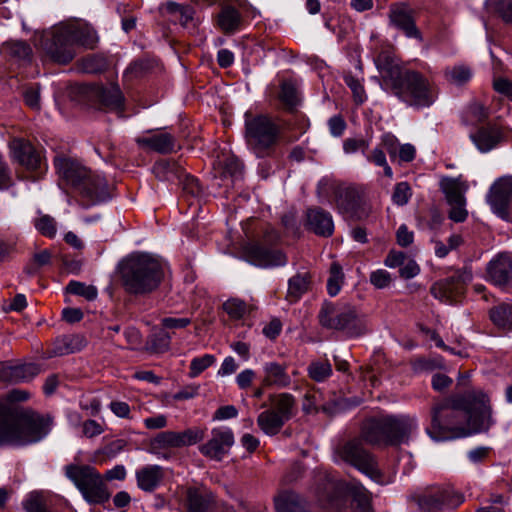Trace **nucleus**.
<instances>
[{"label":"nucleus","instance_id":"f257e3e1","mask_svg":"<svg viewBox=\"0 0 512 512\" xmlns=\"http://www.w3.org/2000/svg\"><path fill=\"white\" fill-rule=\"evenodd\" d=\"M488 402L482 392H467L437 404L427 434L439 442L488 431L494 424Z\"/></svg>","mask_w":512,"mask_h":512},{"label":"nucleus","instance_id":"f03ea898","mask_svg":"<svg viewBox=\"0 0 512 512\" xmlns=\"http://www.w3.org/2000/svg\"><path fill=\"white\" fill-rule=\"evenodd\" d=\"M30 398L23 389H12L0 402V446H27L44 439L51 431L53 418L24 409L16 403Z\"/></svg>","mask_w":512,"mask_h":512},{"label":"nucleus","instance_id":"7ed1b4c3","mask_svg":"<svg viewBox=\"0 0 512 512\" xmlns=\"http://www.w3.org/2000/svg\"><path fill=\"white\" fill-rule=\"evenodd\" d=\"M382 77V87L407 106L417 109L430 107L436 100L432 83L419 72L402 69L386 53L374 60Z\"/></svg>","mask_w":512,"mask_h":512},{"label":"nucleus","instance_id":"20e7f679","mask_svg":"<svg viewBox=\"0 0 512 512\" xmlns=\"http://www.w3.org/2000/svg\"><path fill=\"white\" fill-rule=\"evenodd\" d=\"M119 273L122 286L127 293L144 296L160 286L164 278V264L149 253L138 252L122 260Z\"/></svg>","mask_w":512,"mask_h":512},{"label":"nucleus","instance_id":"39448f33","mask_svg":"<svg viewBox=\"0 0 512 512\" xmlns=\"http://www.w3.org/2000/svg\"><path fill=\"white\" fill-rule=\"evenodd\" d=\"M418 428L417 420L409 415H385L363 422L361 438L370 445H400L407 442Z\"/></svg>","mask_w":512,"mask_h":512},{"label":"nucleus","instance_id":"423d86ee","mask_svg":"<svg viewBox=\"0 0 512 512\" xmlns=\"http://www.w3.org/2000/svg\"><path fill=\"white\" fill-rule=\"evenodd\" d=\"M348 492L361 511L366 512L369 509L370 493L360 483L348 487L344 481L331 475H324L316 489L319 504L324 508L337 511L346 505Z\"/></svg>","mask_w":512,"mask_h":512},{"label":"nucleus","instance_id":"0eeeda50","mask_svg":"<svg viewBox=\"0 0 512 512\" xmlns=\"http://www.w3.org/2000/svg\"><path fill=\"white\" fill-rule=\"evenodd\" d=\"M318 319L323 328L340 331L350 338L362 336L368 331L365 318L349 304L325 301L319 311Z\"/></svg>","mask_w":512,"mask_h":512},{"label":"nucleus","instance_id":"6e6552de","mask_svg":"<svg viewBox=\"0 0 512 512\" xmlns=\"http://www.w3.org/2000/svg\"><path fill=\"white\" fill-rule=\"evenodd\" d=\"M280 127L265 115H245V140L248 148L258 157L271 154L279 141Z\"/></svg>","mask_w":512,"mask_h":512},{"label":"nucleus","instance_id":"1a4fd4ad","mask_svg":"<svg viewBox=\"0 0 512 512\" xmlns=\"http://www.w3.org/2000/svg\"><path fill=\"white\" fill-rule=\"evenodd\" d=\"M65 475L89 503L101 504L109 499L103 479L94 467L69 464L65 466Z\"/></svg>","mask_w":512,"mask_h":512},{"label":"nucleus","instance_id":"9d476101","mask_svg":"<svg viewBox=\"0 0 512 512\" xmlns=\"http://www.w3.org/2000/svg\"><path fill=\"white\" fill-rule=\"evenodd\" d=\"M35 46L51 61L62 65L70 63L76 56V50L72 47L69 31L64 23L43 31L35 39Z\"/></svg>","mask_w":512,"mask_h":512},{"label":"nucleus","instance_id":"9b49d317","mask_svg":"<svg viewBox=\"0 0 512 512\" xmlns=\"http://www.w3.org/2000/svg\"><path fill=\"white\" fill-rule=\"evenodd\" d=\"M337 454L342 461L352 465L374 482L381 485L388 483L384 479L375 457L364 449L359 439L345 443L338 449Z\"/></svg>","mask_w":512,"mask_h":512},{"label":"nucleus","instance_id":"f8f14e48","mask_svg":"<svg viewBox=\"0 0 512 512\" xmlns=\"http://www.w3.org/2000/svg\"><path fill=\"white\" fill-rule=\"evenodd\" d=\"M335 201L337 209L346 218L362 220L371 213V207L366 201L365 189L362 187H339L336 190Z\"/></svg>","mask_w":512,"mask_h":512},{"label":"nucleus","instance_id":"ddd939ff","mask_svg":"<svg viewBox=\"0 0 512 512\" xmlns=\"http://www.w3.org/2000/svg\"><path fill=\"white\" fill-rule=\"evenodd\" d=\"M464 502V495L453 488L433 487L417 497V504L424 512L454 509Z\"/></svg>","mask_w":512,"mask_h":512},{"label":"nucleus","instance_id":"4468645a","mask_svg":"<svg viewBox=\"0 0 512 512\" xmlns=\"http://www.w3.org/2000/svg\"><path fill=\"white\" fill-rule=\"evenodd\" d=\"M472 274L468 271H457L450 277L435 282L430 289L431 294L441 302L453 304L458 302L465 293L466 284L471 281Z\"/></svg>","mask_w":512,"mask_h":512},{"label":"nucleus","instance_id":"2eb2a0df","mask_svg":"<svg viewBox=\"0 0 512 512\" xmlns=\"http://www.w3.org/2000/svg\"><path fill=\"white\" fill-rule=\"evenodd\" d=\"M486 202L499 218L509 219V208L512 202V175L502 176L493 182L486 195Z\"/></svg>","mask_w":512,"mask_h":512},{"label":"nucleus","instance_id":"dca6fc26","mask_svg":"<svg viewBox=\"0 0 512 512\" xmlns=\"http://www.w3.org/2000/svg\"><path fill=\"white\" fill-rule=\"evenodd\" d=\"M389 25L402 32L407 38L423 41V36L416 25L415 11L404 2L392 3L388 12Z\"/></svg>","mask_w":512,"mask_h":512},{"label":"nucleus","instance_id":"f3484780","mask_svg":"<svg viewBox=\"0 0 512 512\" xmlns=\"http://www.w3.org/2000/svg\"><path fill=\"white\" fill-rule=\"evenodd\" d=\"M203 438L198 429H186L182 432L165 431L157 434L150 444L151 452L159 455L158 450L166 448H179L196 444Z\"/></svg>","mask_w":512,"mask_h":512},{"label":"nucleus","instance_id":"a211bd4d","mask_svg":"<svg viewBox=\"0 0 512 512\" xmlns=\"http://www.w3.org/2000/svg\"><path fill=\"white\" fill-rule=\"evenodd\" d=\"M76 191L86 206L97 205L111 198L107 181L98 174L90 173Z\"/></svg>","mask_w":512,"mask_h":512},{"label":"nucleus","instance_id":"6ab92c4d","mask_svg":"<svg viewBox=\"0 0 512 512\" xmlns=\"http://www.w3.org/2000/svg\"><path fill=\"white\" fill-rule=\"evenodd\" d=\"M234 444V434L228 427H218L211 431L210 439L200 446V452L210 459L221 461Z\"/></svg>","mask_w":512,"mask_h":512},{"label":"nucleus","instance_id":"aec40b11","mask_svg":"<svg viewBox=\"0 0 512 512\" xmlns=\"http://www.w3.org/2000/svg\"><path fill=\"white\" fill-rule=\"evenodd\" d=\"M245 257L249 263L261 268H273L287 264V257L282 251L267 248L260 244L247 246Z\"/></svg>","mask_w":512,"mask_h":512},{"label":"nucleus","instance_id":"412c9836","mask_svg":"<svg viewBox=\"0 0 512 512\" xmlns=\"http://www.w3.org/2000/svg\"><path fill=\"white\" fill-rule=\"evenodd\" d=\"M54 163L59 176L75 189L91 173L78 161L65 156L56 157Z\"/></svg>","mask_w":512,"mask_h":512},{"label":"nucleus","instance_id":"4be33fe9","mask_svg":"<svg viewBox=\"0 0 512 512\" xmlns=\"http://www.w3.org/2000/svg\"><path fill=\"white\" fill-rule=\"evenodd\" d=\"M489 279L498 286L512 287V259L506 253L495 256L487 266Z\"/></svg>","mask_w":512,"mask_h":512},{"label":"nucleus","instance_id":"5701e85b","mask_svg":"<svg viewBox=\"0 0 512 512\" xmlns=\"http://www.w3.org/2000/svg\"><path fill=\"white\" fill-rule=\"evenodd\" d=\"M41 372V367L36 363H24L9 365L0 364V381L8 383L27 382Z\"/></svg>","mask_w":512,"mask_h":512},{"label":"nucleus","instance_id":"b1692460","mask_svg":"<svg viewBox=\"0 0 512 512\" xmlns=\"http://www.w3.org/2000/svg\"><path fill=\"white\" fill-rule=\"evenodd\" d=\"M13 157L29 170H42V157L35 148L22 139H14L11 142Z\"/></svg>","mask_w":512,"mask_h":512},{"label":"nucleus","instance_id":"393cba45","mask_svg":"<svg viewBox=\"0 0 512 512\" xmlns=\"http://www.w3.org/2000/svg\"><path fill=\"white\" fill-rule=\"evenodd\" d=\"M67 31H69V37L71 38L72 47L76 45L83 46L85 48L93 49L98 42V36L96 31L85 23L70 22L64 23Z\"/></svg>","mask_w":512,"mask_h":512},{"label":"nucleus","instance_id":"a878e982","mask_svg":"<svg viewBox=\"0 0 512 512\" xmlns=\"http://www.w3.org/2000/svg\"><path fill=\"white\" fill-rule=\"evenodd\" d=\"M307 225L315 234L324 237L331 236L334 231L331 214L319 207L308 209Z\"/></svg>","mask_w":512,"mask_h":512},{"label":"nucleus","instance_id":"bb28decb","mask_svg":"<svg viewBox=\"0 0 512 512\" xmlns=\"http://www.w3.org/2000/svg\"><path fill=\"white\" fill-rule=\"evenodd\" d=\"M136 143L143 148H148L160 154H168L174 151L176 139L167 132L153 133L150 136L136 138Z\"/></svg>","mask_w":512,"mask_h":512},{"label":"nucleus","instance_id":"cd10ccee","mask_svg":"<svg viewBox=\"0 0 512 512\" xmlns=\"http://www.w3.org/2000/svg\"><path fill=\"white\" fill-rule=\"evenodd\" d=\"M168 174L174 175L182 185L183 192L191 197H199L202 188L196 178L186 174L183 168L175 161H166L162 165Z\"/></svg>","mask_w":512,"mask_h":512},{"label":"nucleus","instance_id":"c85d7f7f","mask_svg":"<svg viewBox=\"0 0 512 512\" xmlns=\"http://www.w3.org/2000/svg\"><path fill=\"white\" fill-rule=\"evenodd\" d=\"M137 486L145 492H153L162 483L165 473L159 465H146L135 473Z\"/></svg>","mask_w":512,"mask_h":512},{"label":"nucleus","instance_id":"c756f323","mask_svg":"<svg viewBox=\"0 0 512 512\" xmlns=\"http://www.w3.org/2000/svg\"><path fill=\"white\" fill-rule=\"evenodd\" d=\"M276 512H309L307 501L293 491H282L274 497Z\"/></svg>","mask_w":512,"mask_h":512},{"label":"nucleus","instance_id":"7c9ffc66","mask_svg":"<svg viewBox=\"0 0 512 512\" xmlns=\"http://www.w3.org/2000/svg\"><path fill=\"white\" fill-rule=\"evenodd\" d=\"M263 373L262 384L264 387L285 388L291 384V378L286 371V366L275 361L265 363L263 365Z\"/></svg>","mask_w":512,"mask_h":512},{"label":"nucleus","instance_id":"2f4dec72","mask_svg":"<svg viewBox=\"0 0 512 512\" xmlns=\"http://www.w3.org/2000/svg\"><path fill=\"white\" fill-rule=\"evenodd\" d=\"M188 512H214V497L203 488H189L186 494Z\"/></svg>","mask_w":512,"mask_h":512},{"label":"nucleus","instance_id":"473e14b6","mask_svg":"<svg viewBox=\"0 0 512 512\" xmlns=\"http://www.w3.org/2000/svg\"><path fill=\"white\" fill-rule=\"evenodd\" d=\"M470 138L480 152L486 153L499 143L501 132L496 126L481 127Z\"/></svg>","mask_w":512,"mask_h":512},{"label":"nucleus","instance_id":"72a5a7b5","mask_svg":"<svg viewBox=\"0 0 512 512\" xmlns=\"http://www.w3.org/2000/svg\"><path fill=\"white\" fill-rule=\"evenodd\" d=\"M492 323L504 331H512V303L500 302L489 310Z\"/></svg>","mask_w":512,"mask_h":512},{"label":"nucleus","instance_id":"f704fd0d","mask_svg":"<svg viewBox=\"0 0 512 512\" xmlns=\"http://www.w3.org/2000/svg\"><path fill=\"white\" fill-rule=\"evenodd\" d=\"M441 188L445 194L448 204L465 202L467 184L460 178L446 177L441 181Z\"/></svg>","mask_w":512,"mask_h":512},{"label":"nucleus","instance_id":"c9c22d12","mask_svg":"<svg viewBox=\"0 0 512 512\" xmlns=\"http://www.w3.org/2000/svg\"><path fill=\"white\" fill-rule=\"evenodd\" d=\"M285 423L286 421L271 408L264 410L257 417L259 428L269 436L278 434Z\"/></svg>","mask_w":512,"mask_h":512},{"label":"nucleus","instance_id":"e433bc0d","mask_svg":"<svg viewBox=\"0 0 512 512\" xmlns=\"http://www.w3.org/2000/svg\"><path fill=\"white\" fill-rule=\"evenodd\" d=\"M242 17L240 12L232 7L222 8L218 15V25L227 34L234 33L240 27Z\"/></svg>","mask_w":512,"mask_h":512},{"label":"nucleus","instance_id":"4c0bfd02","mask_svg":"<svg viewBox=\"0 0 512 512\" xmlns=\"http://www.w3.org/2000/svg\"><path fill=\"white\" fill-rule=\"evenodd\" d=\"M101 103L109 110H120L124 105V96L117 84L104 87L99 92Z\"/></svg>","mask_w":512,"mask_h":512},{"label":"nucleus","instance_id":"58836bf2","mask_svg":"<svg viewBox=\"0 0 512 512\" xmlns=\"http://www.w3.org/2000/svg\"><path fill=\"white\" fill-rule=\"evenodd\" d=\"M171 336L164 329L154 330L147 338L145 349L151 353H164L170 348Z\"/></svg>","mask_w":512,"mask_h":512},{"label":"nucleus","instance_id":"ea45409f","mask_svg":"<svg viewBox=\"0 0 512 512\" xmlns=\"http://www.w3.org/2000/svg\"><path fill=\"white\" fill-rule=\"evenodd\" d=\"M2 51L9 57L18 61H30L32 49L23 40H11L4 43Z\"/></svg>","mask_w":512,"mask_h":512},{"label":"nucleus","instance_id":"a19ab883","mask_svg":"<svg viewBox=\"0 0 512 512\" xmlns=\"http://www.w3.org/2000/svg\"><path fill=\"white\" fill-rule=\"evenodd\" d=\"M487 9L495 18L512 25V0H487Z\"/></svg>","mask_w":512,"mask_h":512},{"label":"nucleus","instance_id":"79ce46f5","mask_svg":"<svg viewBox=\"0 0 512 512\" xmlns=\"http://www.w3.org/2000/svg\"><path fill=\"white\" fill-rule=\"evenodd\" d=\"M302 409L305 413H317L322 411L327 414H332L334 409L327 404H321V393L318 391H308L303 398Z\"/></svg>","mask_w":512,"mask_h":512},{"label":"nucleus","instance_id":"37998d69","mask_svg":"<svg viewBox=\"0 0 512 512\" xmlns=\"http://www.w3.org/2000/svg\"><path fill=\"white\" fill-rule=\"evenodd\" d=\"M81 348V338L77 335L63 336L57 339L50 356H62L74 353Z\"/></svg>","mask_w":512,"mask_h":512},{"label":"nucleus","instance_id":"c03bdc74","mask_svg":"<svg viewBox=\"0 0 512 512\" xmlns=\"http://www.w3.org/2000/svg\"><path fill=\"white\" fill-rule=\"evenodd\" d=\"M309 280L306 274H296L288 281L287 299L290 302L298 301L308 290Z\"/></svg>","mask_w":512,"mask_h":512},{"label":"nucleus","instance_id":"a18cd8bd","mask_svg":"<svg viewBox=\"0 0 512 512\" xmlns=\"http://www.w3.org/2000/svg\"><path fill=\"white\" fill-rule=\"evenodd\" d=\"M295 406V398L289 393H281L277 396L272 408L278 415L286 422L293 416V409Z\"/></svg>","mask_w":512,"mask_h":512},{"label":"nucleus","instance_id":"49530a36","mask_svg":"<svg viewBox=\"0 0 512 512\" xmlns=\"http://www.w3.org/2000/svg\"><path fill=\"white\" fill-rule=\"evenodd\" d=\"M66 292L81 296L88 301H93L98 296V290L93 285H87L83 282L72 280L65 288Z\"/></svg>","mask_w":512,"mask_h":512},{"label":"nucleus","instance_id":"de8ad7c7","mask_svg":"<svg viewBox=\"0 0 512 512\" xmlns=\"http://www.w3.org/2000/svg\"><path fill=\"white\" fill-rule=\"evenodd\" d=\"M243 165L235 156H228L223 162L222 174L225 178H230L231 185L241 180Z\"/></svg>","mask_w":512,"mask_h":512},{"label":"nucleus","instance_id":"09e8293b","mask_svg":"<svg viewBox=\"0 0 512 512\" xmlns=\"http://www.w3.org/2000/svg\"><path fill=\"white\" fill-rule=\"evenodd\" d=\"M307 371L312 380L323 382L332 375V366L328 361H313Z\"/></svg>","mask_w":512,"mask_h":512},{"label":"nucleus","instance_id":"8fccbe9b","mask_svg":"<svg viewBox=\"0 0 512 512\" xmlns=\"http://www.w3.org/2000/svg\"><path fill=\"white\" fill-rule=\"evenodd\" d=\"M343 283L342 267L339 263L333 262L330 266V275L327 280V291L332 297L336 296L341 289Z\"/></svg>","mask_w":512,"mask_h":512},{"label":"nucleus","instance_id":"3c124183","mask_svg":"<svg viewBox=\"0 0 512 512\" xmlns=\"http://www.w3.org/2000/svg\"><path fill=\"white\" fill-rule=\"evenodd\" d=\"M344 82L351 89L355 103L358 105L363 104L367 99V95L362 84V79L357 78L351 73H345Z\"/></svg>","mask_w":512,"mask_h":512},{"label":"nucleus","instance_id":"603ef678","mask_svg":"<svg viewBox=\"0 0 512 512\" xmlns=\"http://www.w3.org/2000/svg\"><path fill=\"white\" fill-rule=\"evenodd\" d=\"M34 226L36 230L45 237L54 238L56 236L57 224L55 219L50 215L40 214V216L34 220Z\"/></svg>","mask_w":512,"mask_h":512},{"label":"nucleus","instance_id":"864d4df0","mask_svg":"<svg viewBox=\"0 0 512 512\" xmlns=\"http://www.w3.org/2000/svg\"><path fill=\"white\" fill-rule=\"evenodd\" d=\"M368 162L373 163L376 166L382 167L384 175L390 179L393 178L392 168L389 166L385 152L380 146H376L372 151L366 155Z\"/></svg>","mask_w":512,"mask_h":512},{"label":"nucleus","instance_id":"5fc2aeb1","mask_svg":"<svg viewBox=\"0 0 512 512\" xmlns=\"http://www.w3.org/2000/svg\"><path fill=\"white\" fill-rule=\"evenodd\" d=\"M216 358L212 354H205L201 357H195L190 362L189 377L195 378L200 375L204 370L212 366Z\"/></svg>","mask_w":512,"mask_h":512},{"label":"nucleus","instance_id":"6e6d98bb","mask_svg":"<svg viewBox=\"0 0 512 512\" xmlns=\"http://www.w3.org/2000/svg\"><path fill=\"white\" fill-rule=\"evenodd\" d=\"M445 75L451 83L462 85L470 80L472 72L469 67L458 65L452 68H448L445 72Z\"/></svg>","mask_w":512,"mask_h":512},{"label":"nucleus","instance_id":"4d7b16f0","mask_svg":"<svg viewBox=\"0 0 512 512\" xmlns=\"http://www.w3.org/2000/svg\"><path fill=\"white\" fill-rule=\"evenodd\" d=\"M412 197V190L408 182L402 181L394 186L391 196L392 202L397 206L406 205Z\"/></svg>","mask_w":512,"mask_h":512},{"label":"nucleus","instance_id":"13d9d810","mask_svg":"<svg viewBox=\"0 0 512 512\" xmlns=\"http://www.w3.org/2000/svg\"><path fill=\"white\" fill-rule=\"evenodd\" d=\"M279 98L281 102L288 108H293L297 105L298 96L294 84L290 81H283L281 84Z\"/></svg>","mask_w":512,"mask_h":512},{"label":"nucleus","instance_id":"bf43d9fd","mask_svg":"<svg viewBox=\"0 0 512 512\" xmlns=\"http://www.w3.org/2000/svg\"><path fill=\"white\" fill-rule=\"evenodd\" d=\"M223 308L226 313L233 319L242 318L246 311L247 306L246 303L240 299H229L223 304Z\"/></svg>","mask_w":512,"mask_h":512},{"label":"nucleus","instance_id":"052dcab7","mask_svg":"<svg viewBox=\"0 0 512 512\" xmlns=\"http://www.w3.org/2000/svg\"><path fill=\"white\" fill-rule=\"evenodd\" d=\"M466 114L472 123L482 122L488 117L487 109L478 102L471 103L467 108Z\"/></svg>","mask_w":512,"mask_h":512},{"label":"nucleus","instance_id":"680f3d73","mask_svg":"<svg viewBox=\"0 0 512 512\" xmlns=\"http://www.w3.org/2000/svg\"><path fill=\"white\" fill-rule=\"evenodd\" d=\"M380 147L387 151L391 160L397 157L398 139L392 133H384L381 136Z\"/></svg>","mask_w":512,"mask_h":512},{"label":"nucleus","instance_id":"e2e57ef3","mask_svg":"<svg viewBox=\"0 0 512 512\" xmlns=\"http://www.w3.org/2000/svg\"><path fill=\"white\" fill-rule=\"evenodd\" d=\"M391 275L384 269H378L370 274V282L377 289H383L390 285Z\"/></svg>","mask_w":512,"mask_h":512},{"label":"nucleus","instance_id":"0e129e2a","mask_svg":"<svg viewBox=\"0 0 512 512\" xmlns=\"http://www.w3.org/2000/svg\"><path fill=\"white\" fill-rule=\"evenodd\" d=\"M369 144L362 138H347L343 142V150L346 154H353L358 151L365 153Z\"/></svg>","mask_w":512,"mask_h":512},{"label":"nucleus","instance_id":"69168bd1","mask_svg":"<svg viewBox=\"0 0 512 512\" xmlns=\"http://www.w3.org/2000/svg\"><path fill=\"white\" fill-rule=\"evenodd\" d=\"M23 96L26 105L36 110L40 108V90L38 85L26 88Z\"/></svg>","mask_w":512,"mask_h":512},{"label":"nucleus","instance_id":"338daca9","mask_svg":"<svg viewBox=\"0 0 512 512\" xmlns=\"http://www.w3.org/2000/svg\"><path fill=\"white\" fill-rule=\"evenodd\" d=\"M104 432V427L96 420L88 419L82 423L83 436L93 438L101 435Z\"/></svg>","mask_w":512,"mask_h":512},{"label":"nucleus","instance_id":"774afa93","mask_svg":"<svg viewBox=\"0 0 512 512\" xmlns=\"http://www.w3.org/2000/svg\"><path fill=\"white\" fill-rule=\"evenodd\" d=\"M194 9L190 6H185V8L179 13V21L180 24L189 30H194L197 26V20L194 18Z\"/></svg>","mask_w":512,"mask_h":512}]
</instances>
